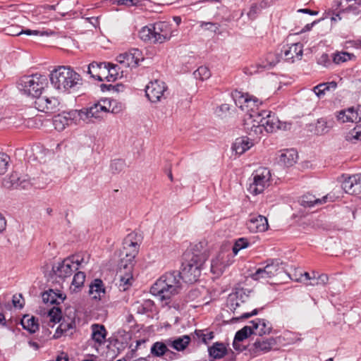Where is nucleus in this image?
Wrapping results in <instances>:
<instances>
[{
	"instance_id": "nucleus-1",
	"label": "nucleus",
	"mask_w": 361,
	"mask_h": 361,
	"mask_svg": "<svg viewBox=\"0 0 361 361\" xmlns=\"http://www.w3.org/2000/svg\"><path fill=\"white\" fill-rule=\"evenodd\" d=\"M50 81L54 89L69 94L80 85L81 77L71 66H61L50 73Z\"/></svg>"
},
{
	"instance_id": "nucleus-2",
	"label": "nucleus",
	"mask_w": 361,
	"mask_h": 361,
	"mask_svg": "<svg viewBox=\"0 0 361 361\" xmlns=\"http://www.w3.org/2000/svg\"><path fill=\"white\" fill-rule=\"evenodd\" d=\"M181 275L179 271L167 272L162 275L151 287L150 293L161 301L169 300L178 293Z\"/></svg>"
},
{
	"instance_id": "nucleus-3",
	"label": "nucleus",
	"mask_w": 361,
	"mask_h": 361,
	"mask_svg": "<svg viewBox=\"0 0 361 361\" xmlns=\"http://www.w3.org/2000/svg\"><path fill=\"white\" fill-rule=\"evenodd\" d=\"M47 85V77L40 74L24 75L18 82V87L20 92L26 95L37 98L39 97Z\"/></svg>"
},
{
	"instance_id": "nucleus-4",
	"label": "nucleus",
	"mask_w": 361,
	"mask_h": 361,
	"mask_svg": "<svg viewBox=\"0 0 361 361\" xmlns=\"http://www.w3.org/2000/svg\"><path fill=\"white\" fill-rule=\"evenodd\" d=\"M205 261V255H192L189 260L182 264V269L179 271L182 280L188 283L196 282L200 276Z\"/></svg>"
},
{
	"instance_id": "nucleus-5",
	"label": "nucleus",
	"mask_w": 361,
	"mask_h": 361,
	"mask_svg": "<svg viewBox=\"0 0 361 361\" xmlns=\"http://www.w3.org/2000/svg\"><path fill=\"white\" fill-rule=\"evenodd\" d=\"M79 260L75 257H68L52 267V277L57 283H61L70 278L78 269Z\"/></svg>"
},
{
	"instance_id": "nucleus-6",
	"label": "nucleus",
	"mask_w": 361,
	"mask_h": 361,
	"mask_svg": "<svg viewBox=\"0 0 361 361\" xmlns=\"http://www.w3.org/2000/svg\"><path fill=\"white\" fill-rule=\"evenodd\" d=\"M271 173L267 168H259L252 174V179L247 188L250 193L256 195L262 193L269 185Z\"/></svg>"
},
{
	"instance_id": "nucleus-7",
	"label": "nucleus",
	"mask_w": 361,
	"mask_h": 361,
	"mask_svg": "<svg viewBox=\"0 0 361 361\" xmlns=\"http://www.w3.org/2000/svg\"><path fill=\"white\" fill-rule=\"evenodd\" d=\"M284 270L283 263L279 259H270L263 268H259L252 274L254 280L269 279Z\"/></svg>"
},
{
	"instance_id": "nucleus-8",
	"label": "nucleus",
	"mask_w": 361,
	"mask_h": 361,
	"mask_svg": "<svg viewBox=\"0 0 361 361\" xmlns=\"http://www.w3.org/2000/svg\"><path fill=\"white\" fill-rule=\"evenodd\" d=\"M256 114H250L244 118V130L247 133L251 140L257 142L262 135L264 129L259 123V119L256 118Z\"/></svg>"
},
{
	"instance_id": "nucleus-9",
	"label": "nucleus",
	"mask_w": 361,
	"mask_h": 361,
	"mask_svg": "<svg viewBox=\"0 0 361 361\" xmlns=\"http://www.w3.org/2000/svg\"><path fill=\"white\" fill-rule=\"evenodd\" d=\"M133 263H127V261L121 259L119 263V271L118 272V276L119 277V282L118 286L120 290L126 291L131 286L133 281Z\"/></svg>"
},
{
	"instance_id": "nucleus-10",
	"label": "nucleus",
	"mask_w": 361,
	"mask_h": 361,
	"mask_svg": "<svg viewBox=\"0 0 361 361\" xmlns=\"http://www.w3.org/2000/svg\"><path fill=\"white\" fill-rule=\"evenodd\" d=\"M135 238V234L130 233L123 240L122 255L126 257L121 259L127 261V263H133L134 258L138 252L139 244Z\"/></svg>"
},
{
	"instance_id": "nucleus-11",
	"label": "nucleus",
	"mask_w": 361,
	"mask_h": 361,
	"mask_svg": "<svg viewBox=\"0 0 361 361\" xmlns=\"http://www.w3.org/2000/svg\"><path fill=\"white\" fill-rule=\"evenodd\" d=\"M166 90L167 87L164 82L154 80L146 86L145 93L149 100L152 102H157L164 97V92Z\"/></svg>"
},
{
	"instance_id": "nucleus-12",
	"label": "nucleus",
	"mask_w": 361,
	"mask_h": 361,
	"mask_svg": "<svg viewBox=\"0 0 361 361\" xmlns=\"http://www.w3.org/2000/svg\"><path fill=\"white\" fill-rule=\"evenodd\" d=\"M152 25L154 43H164L172 37L171 25L165 21L157 22Z\"/></svg>"
},
{
	"instance_id": "nucleus-13",
	"label": "nucleus",
	"mask_w": 361,
	"mask_h": 361,
	"mask_svg": "<svg viewBox=\"0 0 361 361\" xmlns=\"http://www.w3.org/2000/svg\"><path fill=\"white\" fill-rule=\"evenodd\" d=\"M256 118L259 119V123L267 133H272L279 129V120L275 114L269 111H261L256 114Z\"/></svg>"
},
{
	"instance_id": "nucleus-14",
	"label": "nucleus",
	"mask_w": 361,
	"mask_h": 361,
	"mask_svg": "<svg viewBox=\"0 0 361 361\" xmlns=\"http://www.w3.org/2000/svg\"><path fill=\"white\" fill-rule=\"evenodd\" d=\"M36 104L39 108H41L40 111L47 114L56 113L59 110L60 102L58 98L54 97H39L37 98Z\"/></svg>"
},
{
	"instance_id": "nucleus-15",
	"label": "nucleus",
	"mask_w": 361,
	"mask_h": 361,
	"mask_svg": "<svg viewBox=\"0 0 361 361\" xmlns=\"http://www.w3.org/2000/svg\"><path fill=\"white\" fill-rule=\"evenodd\" d=\"M95 66L99 69L103 66L102 75H104V78L107 81H114L119 77L120 67L117 64L92 61V68H95Z\"/></svg>"
},
{
	"instance_id": "nucleus-16",
	"label": "nucleus",
	"mask_w": 361,
	"mask_h": 361,
	"mask_svg": "<svg viewBox=\"0 0 361 361\" xmlns=\"http://www.w3.org/2000/svg\"><path fill=\"white\" fill-rule=\"evenodd\" d=\"M248 297L245 289H236L234 292L228 295L226 303L227 307L230 310L235 312L237 308L247 300Z\"/></svg>"
},
{
	"instance_id": "nucleus-17",
	"label": "nucleus",
	"mask_w": 361,
	"mask_h": 361,
	"mask_svg": "<svg viewBox=\"0 0 361 361\" xmlns=\"http://www.w3.org/2000/svg\"><path fill=\"white\" fill-rule=\"evenodd\" d=\"M100 301L102 304L107 302L106 290L103 281L96 279L92 281V307L94 301Z\"/></svg>"
},
{
	"instance_id": "nucleus-18",
	"label": "nucleus",
	"mask_w": 361,
	"mask_h": 361,
	"mask_svg": "<svg viewBox=\"0 0 361 361\" xmlns=\"http://www.w3.org/2000/svg\"><path fill=\"white\" fill-rule=\"evenodd\" d=\"M343 180L342 182V188L348 194L355 195L360 191V176L359 174L351 176H342Z\"/></svg>"
},
{
	"instance_id": "nucleus-19",
	"label": "nucleus",
	"mask_w": 361,
	"mask_h": 361,
	"mask_svg": "<svg viewBox=\"0 0 361 361\" xmlns=\"http://www.w3.org/2000/svg\"><path fill=\"white\" fill-rule=\"evenodd\" d=\"M247 226L252 233L264 232L268 228V221L262 215H251L247 221Z\"/></svg>"
},
{
	"instance_id": "nucleus-20",
	"label": "nucleus",
	"mask_w": 361,
	"mask_h": 361,
	"mask_svg": "<svg viewBox=\"0 0 361 361\" xmlns=\"http://www.w3.org/2000/svg\"><path fill=\"white\" fill-rule=\"evenodd\" d=\"M284 59L289 62H294L295 59L300 60L303 54V45L300 42L294 43L290 46L283 47L282 50Z\"/></svg>"
},
{
	"instance_id": "nucleus-21",
	"label": "nucleus",
	"mask_w": 361,
	"mask_h": 361,
	"mask_svg": "<svg viewBox=\"0 0 361 361\" xmlns=\"http://www.w3.org/2000/svg\"><path fill=\"white\" fill-rule=\"evenodd\" d=\"M228 255L225 252H220L215 259L211 262V271L217 276L221 275L225 269L229 265L228 261L226 260Z\"/></svg>"
},
{
	"instance_id": "nucleus-22",
	"label": "nucleus",
	"mask_w": 361,
	"mask_h": 361,
	"mask_svg": "<svg viewBox=\"0 0 361 361\" xmlns=\"http://www.w3.org/2000/svg\"><path fill=\"white\" fill-rule=\"evenodd\" d=\"M298 159V152L294 149H284L279 152V163L284 166H293Z\"/></svg>"
},
{
	"instance_id": "nucleus-23",
	"label": "nucleus",
	"mask_w": 361,
	"mask_h": 361,
	"mask_svg": "<svg viewBox=\"0 0 361 361\" xmlns=\"http://www.w3.org/2000/svg\"><path fill=\"white\" fill-rule=\"evenodd\" d=\"M250 323L255 335L262 336L269 334L272 330L271 324L265 319H256Z\"/></svg>"
},
{
	"instance_id": "nucleus-24",
	"label": "nucleus",
	"mask_w": 361,
	"mask_h": 361,
	"mask_svg": "<svg viewBox=\"0 0 361 361\" xmlns=\"http://www.w3.org/2000/svg\"><path fill=\"white\" fill-rule=\"evenodd\" d=\"M253 334V331L250 325L245 326L235 333L233 347L235 350L242 352L245 348L240 342L246 339L250 335Z\"/></svg>"
},
{
	"instance_id": "nucleus-25",
	"label": "nucleus",
	"mask_w": 361,
	"mask_h": 361,
	"mask_svg": "<svg viewBox=\"0 0 361 361\" xmlns=\"http://www.w3.org/2000/svg\"><path fill=\"white\" fill-rule=\"evenodd\" d=\"M276 344V341L274 338L267 339H257L253 343L252 350L256 354L266 353L270 351L273 346Z\"/></svg>"
},
{
	"instance_id": "nucleus-26",
	"label": "nucleus",
	"mask_w": 361,
	"mask_h": 361,
	"mask_svg": "<svg viewBox=\"0 0 361 361\" xmlns=\"http://www.w3.org/2000/svg\"><path fill=\"white\" fill-rule=\"evenodd\" d=\"M107 331L102 324H92V341L96 344L101 345L106 343Z\"/></svg>"
},
{
	"instance_id": "nucleus-27",
	"label": "nucleus",
	"mask_w": 361,
	"mask_h": 361,
	"mask_svg": "<svg viewBox=\"0 0 361 361\" xmlns=\"http://www.w3.org/2000/svg\"><path fill=\"white\" fill-rule=\"evenodd\" d=\"M75 317L83 323H88L90 319V305L87 302L80 301L75 308Z\"/></svg>"
},
{
	"instance_id": "nucleus-28",
	"label": "nucleus",
	"mask_w": 361,
	"mask_h": 361,
	"mask_svg": "<svg viewBox=\"0 0 361 361\" xmlns=\"http://www.w3.org/2000/svg\"><path fill=\"white\" fill-rule=\"evenodd\" d=\"M328 195L324 196L322 198H317L312 194H306L302 195L300 200V204L304 207H312L317 204H322L327 202Z\"/></svg>"
},
{
	"instance_id": "nucleus-29",
	"label": "nucleus",
	"mask_w": 361,
	"mask_h": 361,
	"mask_svg": "<svg viewBox=\"0 0 361 361\" xmlns=\"http://www.w3.org/2000/svg\"><path fill=\"white\" fill-rule=\"evenodd\" d=\"M254 141L249 137H242L237 138L233 145V149L236 154H242L254 145Z\"/></svg>"
},
{
	"instance_id": "nucleus-30",
	"label": "nucleus",
	"mask_w": 361,
	"mask_h": 361,
	"mask_svg": "<svg viewBox=\"0 0 361 361\" xmlns=\"http://www.w3.org/2000/svg\"><path fill=\"white\" fill-rule=\"evenodd\" d=\"M90 108H82L80 110H72L69 111L73 121L76 124H80V122L88 123L90 121Z\"/></svg>"
},
{
	"instance_id": "nucleus-31",
	"label": "nucleus",
	"mask_w": 361,
	"mask_h": 361,
	"mask_svg": "<svg viewBox=\"0 0 361 361\" xmlns=\"http://www.w3.org/2000/svg\"><path fill=\"white\" fill-rule=\"evenodd\" d=\"M359 113L355 111V107H350L347 109L341 111L337 116L338 121L343 123L345 122H358L359 121Z\"/></svg>"
},
{
	"instance_id": "nucleus-32",
	"label": "nucleus",
	"mask_w": 361,
	"mask_h": 361,
	"mask_svg": "<svg viewBox=\"0 0 361 361\" xmlns=\"http://www.w3.org/2000/svg\"><path fill=\"white\" fill-rule=\"evenodd\" d=\"M72 122L73 121L71 115H69V112L64 113L63 114H58L53 118V125L54 128L58 131L63 130L66 127L69 126Z\"/></svg>"
},
{
	"instance_id": "nucleus-33",
	"label": "nucleus",
	"mask_w": 361,
	"mask_h": 361,
	"mask_svg": "<svg viewBox=\"0 0 361 361\" xmlns=\"http://www.w3.org/2000/svg\"><path fill=\"white\" fill-rule=\"evenodd\" d=\"M42 298L43 302L46 304L50 303L58 305L64 300L65 297H63L61 293H56L52 289H49L42 293Z\"/></svg>"
},
{
	"instance_id": "nucleus-34",
	"label": "nucleus",
	"mask_w": 361,
	"mask_h": 361,
	"mask_svg": "<svg viewBox=\"0 0 361 361\" xmlns=\"http://www.w3.org/2000/svg\"><path fill=\"white\" fill-rule=\"evenodd\" d=\"M20 324L23 328L30 334H34L39 330L38 320L33 316L24 315Z\"/></svg>"
},
{
	"instance_id": "nucleus-35",
	"label": "nucleus",
	"mask_w": 361,
	"mask_h": 361,
	"mask_svg": "<svg viewBox=\"0 0 361 361\" xmlns=\"http://www.w3.org/2000/svg\"><path fill=\"white\" fill-rule=\"evenodd\" d=\"M191 338L188 335H184L176 338L173 341L168 340L167 343L168 345L172 347L175 350L178 351H181L185 350L188 345Z\"/></svg>"
},
{
	"instance_id": "nucleus-36",
	"label": "nucleus",
	"mask_w": 361,
	"mask_h": 361,
	"mask_svg": "<svg viewBox=\"0 0 361 361\" xmlns=\"http://www.w3.org/2000/svg\"><path fill=\"white\" fill-rule=\"evenodd\" d=\"M233 97L236 106L241 109L242 111L247 110V105L245 106V103L248 104L252 102V97L241 92L235 91L233 93Z\"/></svg>"
},
{
	"instance_id": "nucleus-37",
	"label": "nucleus",
	"mask_w": 361,
	"mask_h": 361,
	"mask_svg": "<svg viewBox=\"0 0 361 361\" xmlns=\"http://www.w3.org/2000/svg\"><path fill=\"white\" fill-rule=\"evenodd\" d=\"M106 101H103V104L98 102L92 106V118L102 120L106 116L109 110L104 105Z\"/></svg>"
},
{
	"instance_id": "nucleus-38",
	"label": "nucleus",
	"mask_w": 361,
	"mask_h": 361,
	"mask_svg": "<svg viewBox=\"0 0 361 361\" xmlns=\"http://www.w3.org/2000/svg\"><path fill=\"white\" fill-rule=\"evenodd\" d=\"M210 357L214 359H220L223 357L227 352V349L224 343H215L208 349Z\"/></svg>"
},
{
	"instance_id": "nucleus-39",
	"label": "nucleus",
	"mask_w": 361,
	"mask_h": 361,
	"mask_svg": "<svg viewBox=\"0 0 361 361\" xmlns=\"http://www.w3.org/2000/svg\"><path fill=\"white\" fill-rule=\"evenodd\" d=\"M332 121L326 118H321L317 120L315 126V133L317 135H324L327 133L332 127Z\"/></svg>"
},
{
	"instance_id": "nucleus-40",
	"label": "nucleus",
	"mask_w": 361,
	"mask_h": 361,
	"mask_svg": "<svg viewBox=\"0 0 361 361\" xmlns=\"http://www.w3.org/2000/svg\"><path fill=\"white\" fill-rule=\"evenodd\" d=\"M279 61L278 56L274 53H269L266 55L264 61L257 66L263 69H269L276 66Z\"/></svg>"
},
{
	"instance_id": "nucleus-41",
	"label": "nucleus",
	"mask_w": 361,
	"mask_h": 361,
	"mask_svg": "<svg viewBox=\"0 0 361 361\" xmlns=\"http://www.w3.org/2000/svg\"><path fill=\"white\" fill-rule=\"evenodd\" d=\"M167 345L163 342H155L151 347L150 353L155 357H161L167 352Z\"/></svg>"
},
{
	"instance_id": "nucleus-42",
	"label": "nucleus",
	"mask_w": 361,
	"mask_h": 361,
	"mask_svg": "<svg viewBox=\"0 0 361 361\" xmlns=\"http://www.w3.org/2000/svg\"><path fill=\"white\" fill-rule=\"evenodd\" d=\"M336 83L335 82H326V83H321L317 85L313 88V91L314 94L318 97H322L324 95L326 91L329 90L331 87L336 88Z\"/></svg>"
},
{
	"instance_id": "nucleus-43",
	"label": "nucleus",
	"mask_w": 361,
	"mask_h": 361,
	"mask_svg": "<svg viewBox=\"0 0 361 361\" xmlns=\"http://www.w3.org/2000/svg\"><path fill=\"white\" fill-rule=\"evenodd\" d=\"M140 38L145 42L154 43V33L152 24L143 27L139 32Z\"/></svg>"
},
{
	"instance_id": "nucleus-44",
	"label": "nucleus",
	"mask_w": 361,
	"mask_h": 361,
	"mask_svg": "<svg viewBox=\"0 0 361 361\" xmlns=\"http://www.w3.org/2000/svg\"><path fill=\"white\" fill-rule=\"evenodd\" d=\"M116 61L120 65H121L126 68L135 67L134 63L132 60V57H131L130 51L128 52H125V53L119 54L116 57Z\"/></svg>"
},
{
	"instance_id": "nucleus-45",
	"label": "nucleus",
	"mask_w": 361,
	"mask_h": 361,
	"mask_svg": "<svg viewBox=\"0 0 361 361\" xmlns=\"http://www.w3.org/2000/svg\"><path fill=\"white\" fill-rule=\"evenodd\" d=\"M104 305L102 304L98 309L92 310V319L100 322H104L106 319L108 313Z\"/></svg>"
},
{
	"instance_id": "nucleus-46",
	"label": "nucleus",
	"mask_w": 361,
	"mask_h": 361,
	"mask_svg": "<svg viewBox=\"0 0 361 361\" xmlns=\"http://www.w3.org/2000/svg\"><path fill=\"white\" fill-rule=\"evenodd\" d=\"M346 140L352 142L361 140V125L355 126L346 135Z\"/></svg>"
},
{
	"instance_id": "nucleus-47",
	"label": "nucleus",
	"mask_w": 361,
	"mask_h": 361,
	"mask_svg": "<svg viewBox=\"0 0 361 361\" xmlns=\"http://www.w3.org/2000/svg\"><path fill=\"white\" fill-rule=\"evenodd\" d=\"M154 307V303L151 300H145L142 303L137 306V313L139 314H147L148 312H152Z\"/></svg>"
},
{
	"instance_id": "nucleus-48",
	"label": "nucleus",
	"mask_w": 361,
	"mask_h": 361,
	"mask_svg": "<svg viewBox=\"0 0 361 361\" xmlns=\"http://www.w3.org/2000/svg\"><path fill=\"white\" fill-rule=\"evenodd\" d=\"M20 178L17 173H13L8 178L4 180V185L6 188H17L20 185Z\"/></svg>"
},
{
	"instance_id": "nucleus-49",
	"label": "nucleus",
	"mask_w": 361,
	"mask_h": 361,
	"mask_svg": "<svg viewBox=\"0 0 361 361\" xmlns=\"http://www.w3.org/2000/svg\"><path fill=\"white\" fill-rule=\"evenodd\" d=\"M49 322L56 324L59 322L61 319V310L59 307H53L48 312Z\"/></svg>"
},
{
	"instance_id": "nucleus-50",
	"label": "nucleus",
	"mask_w": 361,
	"mask_h": 361,
	"mask_svg": "<svg viewBox=\"0 0 361 361\" xmlns=\"http://www.w3.org/2000/svg\"><path fill=\"white\" fill-rule=\"evenodd\" d=\"M85 281V274L82 271H78L75 274L71 285L74 286V290H75L76 288H80L82 287L84 284V282Z\"/></svg>"
},
{
	"instance_id": "nucleus-51",
	"label": "nucleus",
	"mask_w": 361,
	"mask_h": 361,
	"mask_svg": "<svg viewBox=\"0 0 361 361\" xmlns=\"http://www.w3.org/2000/svg\"><path fill=\"white\" fill-rule=\"evenodd\" d=\"M353 56V54L345 51L338 52L334 54L333 61L336 64H340L350 60Z\"/></svg>"
},
{
	"instance_id": "nucleus-52",
	"label": "nucleus",
	"mask_w": 361,
	"mask_h": 361,
	"mask_svg": "<svg viewBox=\"0 0 361 361\" xmlns=\"http://www.w3.org/2000/svg\"><path fill=\"white\" fill-rule=\"evenodd\" d=\"M249 246L248 240L245 238H240L237 239L233 246V252L234 255H236L238 252L242 250L247 247Z\"/></svg>"
},
{
	"instance_id": "nucleus-53",
	"label": "nucleus",
	"mask_w": 361,
	"mask_h": 361,
	"mask_svg": "<svg viewBox=\"0 0 361 361\" xmlns=\"http://www.w3.org/2000/svg\"><path fill=\"white\" fill-rule=\"evenodd\" d=\"M126 166L125 161L123 159H114L110 165V170L112 173H118L123 170Z\"/></svg>"
},
{
	"instance_id": "nucleus-54",
	"label": "nucleus",
	"mask_w": 361,
	"mask_h": 361,
	"mask_svg": "<svg viewBox=\"0 0 361 361\" xmlns=\"http://www.w3.org/2000/svg\"><path fill=\"white\" fill-rule=\"evenodd\" d=\"M197 337L198 339H201L204 343H207L209 341H211L214 338L213 332L209 331L204 333V330H195L193 338Z\"/></svg>"
},
{
	"instance_id": "nucleus-55",
	"label": "nucleus",
	"mask_w": 361,
	"mask_h": 361,
	"mask_svg": "<svg viewBox=\"0 0 361 361\" xmlns=\"http://www.w3.org/2000/svg\"><path fill=\"white\" fill-rule=\"evenodd\" d=\"M195 78H199L204 80L208 79L211 76V72L207 66H200L195 72Z\"/></svg>"
},
{
	"instance_id": "nucleus-56",
	"label": "nucleus",
	"mask_w": 361,
	"mask_h": 361,
	"mask_svg": "<svg viewBox=\"0 0 361 361\" xmlns=\"http://www.w3.org/2000/svg\"><path fill=\"white\" fill-rule=\"evenodd\" d=\"M259 104H261V102H259V100L255 97H252L251 103H245V105H247V110L245 111L246 112L245 117H247L250 114H256L257 113L260 112L259 111L255 110V108L258 107Z\"/></svg>"
},
{
	"instance_id": "nucleus-57",
	"label": "nucleus",
	"mask_w": 361,
	"mask_h": 361,
	"mask_svg": "<svg viewBox=\"0 0 361 361\" xmlns=\"http://www.w3.org/2000/svg\"><path fill=\"white\" fill-rule=\"evenodd\" d=\"M6 35L10 36H19L22 35L21 27L18 25H11L3 30Z\"/></svg>"
},
{
	"instance_id": "nucleus-58",
	"label": "nucleus",
	"mask_w": 361,
	"mask_h": 361,
	"mask_svg": "<svg viewBox=\"0 0 361 361\" xmlns=\"http://www.w3.org/2000/svg\"><path fill=\"white\" fill-rule=\"evenodd\" d=\"M10 157L5 153H0V175L4 174L8 166Z\"/></svg>"
},
{
	"instance_id": "nucleus-59",
	"label": "nucleus",
	"mask_w": 361,
	"mask_h": 361,
	"mask_svg": "<svg viewBox=\"0 0 361 361\" xmlns=\"http://www.w3.org/2000/svg\"><path fill=\"white\" fill-rule=\"evenodd\" d=\"M130 53L135 67L139 64L140 61H143L142 51L138 49H133L130 50Z\"/></svg>"
},
{
	"instance_id": "nucleus-60",
	"label": "nucleus",
	"mask_w": 361,
	"mask_h": 361,
	"mask_svg": "<svg viewBox=\"0 0 361 361\" xmlns=\"http://www.w3.org/2000/svg\"><path fill=\"white\" fill-rule=\"evenodd\" d=\"M72 327H73L72 323L63 322V323L60 324V325L58 326V328L56 330V333L54 335V337L55 338L60 337L61 335L63 332H66L68 329H71Z\"/></svg>"
},
{
	"instance_id": "nucleus-61",
	"label": "nucleus",
	"mask_w": 361,
	"mask_h": 361,
	"mask_svg": "<svg viewBox=\"0 0 361 361\" xmlns=\"http://www.w3.org/2000/svg\"><path fill=\"white\" fill-rule=\"evenodd\" d=\"M313 278L317 280L315 283H311L310 285L314 286V285H325L328 283L329 281V276L327 274H322L318 276L316 275L315 273H313Z\"/></svg>"
},
{
	"instance_id": "nucleus-62",
	"label": "nucleus",
	"mask_w": 361,
	"mask_h": 361,
	"mask_svg": "<svg viewBox=\"0 0 361 361\" xmlns=\"http://www.w3.org/2000/svg\"><path fill=\"white\" fill-rule=\"evenodd\" d=\"M22 35H34V36H44V35H49L48 32L47 31H39L37 30H30V29H23L21 27Z\"/></svg>"
},
{
	"instance_id": "nucleus-63",
	"label": "nucleus",
	"mask_w": 361,
	"mask_h": 361,
	"mask_svg": "<svg viewBox=\"0 0 361 361\" xmlns=\"http://www.w3.org/2000/svg\"><path fill=\"white\" fill-rule=\"evenodd\" d=\"M200 26L202 28L211 30L212 32H216V30L219 29V26L217 24L209 22H201Z\"/></svg>"
},
{
	"instance_id": "nucleus-64",
	"label": "nucleus",
	"mask_w": 361,
	"mask_h": 361,
	"mask_svg": "<svg viewBox=\"0 0 361 361\" xmlns=\"http://www.w3.org/2000/svg\"><path fill=\"white\" fill-rule=\"evenodd\" d=\"M317 63L324 67H328L331 63L327 54H322L318 59Z\"/></svg>"
}]
</instances>
